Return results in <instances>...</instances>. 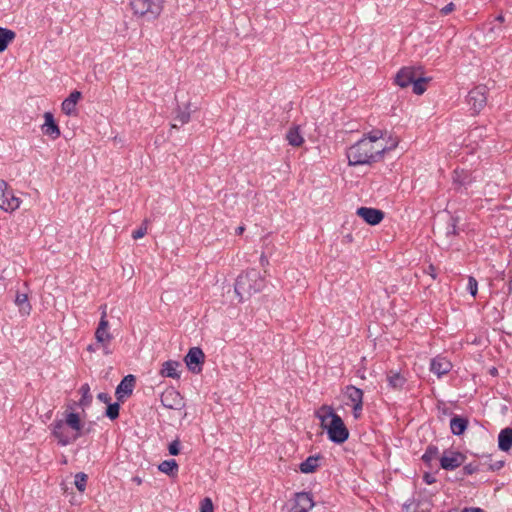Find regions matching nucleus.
<instances>
[{"label":"nucleus","instance_id":"a19ab883","mask_svg":"<svg viewBox=\"0 0 512 512\" xmlns=\"http://www.w3.org/2000/svg\"><path fill=\"white\" fill-rule=\"evenodd\" d=\"M454 10H455V5H454V3L451 2V3L447 4L446 6H444L441 9V13L444 14V15H447V14L451 13Z\"/></svg>","mask_w":512,"mask_h":512},{"label":"nucleus","instance_id":"cd10ccee","mask_svg":"<svg viewBox=\"0 0 512 512\" xmlns=\"http://www.w3.org/2000/svg\"><path fill=\"white\" fill-rule=\"evenodd\" d=\"M467 420L462 417H453L450 421V428L454 435H461L467 428Z\"/></svg>","mask_w":512,"mask_h":512},{"label":"nucleus","instance_id":"7ed1b4c3","mask_svg":"<svg viewBox=\"0 0 512 512\" xmlns=\"http://www.w3.org/2000/svg\"><path fill=\"white\" fill-rule=\"evenodd\" d=\"M265 287V280L256 269H250L238 276L235 283V293L239 301L249 298L251 295L262 291Z\"/></svg>","mask_w":512,"mask_h":512},{"label":"nucleus","instance_id":"f3484780","mask_svg":"<svg viewBox=\"0 0 512 512\" xmlns=\"http://www.w3.org/2000/svg\"><path fill=\"white\" fill-rule=\"evenodd\" d=\"M204 357V353L200 348H191L185 357L187 367L193 372L200 371V369H196V366L204 361Z\"/></svg>","mask_w":512,"mask_h":512},{"label":"nucleus","instance_id":"8fccbe9b","mask_svg":"<svg viewBox=\"0 0 512 512\" xmlns=\"http://www.w3.org/2000/svg\"><path fill=\"white\" fill-rule=\"evenodd\" d=\"M411 506H412V504H408V503L404 504V506H403L404 511L405 512H413V511H411Z\"/></svg>","mask_w":512,"mask_h":512},{"label":"nucleus","instance_id":"6e6552de","mask_svg":"<svg viewBox=\"0 0 512 512\" xmlns=\"http://www.w3.org/2000/svg\"><path fill=\"white\" fill-rule=\"evenodd\" d=\"M486 102L487 88L485 86H477L468 93L467 103L474 114L479 113L485 107Z\"/></svg>","mask_w":512,"mask_h":512},{"label":"nucleus","instance_id":"f704fd0d","mask_svg":"<svg viewBox=\"0 0 512 512\" xmlns=\"http://www.w3.org/2000/svg\"><path fill=\"white\" fill-rule=\"evenodd\" d=\"M106 415L111 419L114 420L119 416V404L113 403L109 404L106 410Z\"/></svg>","mask_w":512,"mask_h":512},{"label":"nucleus","instance_id":"0eeeda50","mask_svg":"<svg viewBox=\"0 0 512 512\" xmlns=\"http://www.w3.org/2000/svg\"><path fill=\"white\" fill-rule=\"evenodd\" d=\"M50 429L52 431V435L57 439L61 446H67L77 440L74 433L71 432V429L66 426L61 419L55 420L50 425Z\"/></svg>","mask_w":512,"mask_h":512},{"label":"nucleus","instance_id":"603ef678","mask_svg":"<svg viewBox=\"0 0 512 512\" xmlns=\"http://www.w3.org/2000/svg\"><path fill=\"white\" fill-rule=\"evenodd\" d=\"M245 228L243 226H239L237 229H236V233L238 235H241L243 232H244Z\"/></svg>","mask_w":512,"mask_h":512},{"label":"nucleus","instance_id":"b1692460","mask_svg":"<svg viewBox=\"0 0 512 512\" xmlns=\"http://www.w3.org/2000/svg\"><path fill=\"white\" fill-rule=\"evenodd\" d=\"M498 446L502 451H508L512 447V429H503L498 436Z\"/></svg>","mask_w":512,"mask_h":512},{"label":"nucleus","instance_id":"ddd939ff","mask_svg":"<svg viewBox=\"0 0 512 512\" xmlns=\"http://www.w3.org/2000/svg\"><path fill=\"white\" fill-rule=\"evenodd\" d=\"M314 507V501L311 494L299 492L295 494L293 512H309Z\"/></svg>","mask_w":512,"mask_h":512},{"label":"nucleus","instance_id":"e433bc0d","mask_svg":"<svg viewBox=\"0 0 512 512\" xmlns=\"http://www.w3.org/2000/svg\"><path fill=\"white\" fill-rule=\"evenodd\" d=\"M147 233V220H145L143 222V224L135 231H133L132 233V238L137 240V239H140L142 237H144Z\"/></svg>","mask_w":512,"mask_h":512},{"label":"nucleus","instance_id":"58836bf2","mask_svg":"<svg viewBox=\"0 0 512 512\" xmlns=\"http://www.w3.org/2000/svg\"><path fill=\"white\" fill-rule=\"evenodd\" d=\"M363 402L360 404L352 405V412L355 419H359L362 415Z\"/></svg>","mask_w":512,"mask_h":512},{"label":"nucleus","instance_id":"4468645a","mask_svg":"<svg viewBox=\"0 0 512 512\" xmlns=\"http://www.w3.org/2000/svg\"><path fill=\"white\" fill-rule=\"evenodd\" d=\"M43 117L44 123L41 127L43 134L50 137L52 140L60 137V128L56 124L53 114L51 112H45Z\"/></svg>","mask_w":512,"mask_h":512},{"label":"nucleus","instance_id":"7c9ffc66","mask_svg":"<svg viewBox=\"0 0 512 512\" xmlns=\"http://www.w3.org/2000/svg\"><path fill=\"white\" fill-rule=\"evenodd\" d=\"M79 393L81 394L79 405L84 408L88 406L92 401L90 386L87 383L83 384L79 389Z\"/></svg>","mask_w":512,"mask_h":512},{"label":"nucleus","instance_id":"bb28decb","mask_svg":"<svg viewBox=\"0 0 512 512\" xmlns=\"http://www.w3.org/2000/svg\"><path fill=\"white\" fill-rule=\"evenodd\" d=\"M387 381L392 388L399 389L403 387L406 379L399 372L391 370L387 373Z\"/></svg>","mask_w":512,"mask_h":512},{"label":"nucleus","instance_id":"864d4df0","mask_svg":"<svg viewBox=\"0 0 512 512\" xmlns=\"http://www.w3.org/2000/svg\"><path fill=\"white\" fill-rule=\"evenodd\" d=\"M261 263L264 264V263H267L268 260L266 259V257L264 255L261 256Z\"/></svg>","mask_w":512,"mask_h":512},{"label":"nucleus","instance_id":"6ab92c4d","mask_svg":"<svg viewBox=\"0 0 512 512\" xmlns=\"http://www.w3.org/2000/svg\"><path fill=\"white\" fill-rule=\"evenodd\" d=\"M135 378L133 375H127L123 378L116 388V396L120 400L125 396H129L134 387Z\"/></svg>","mask_w":512,"mask_h":512},{"label":"nucleus","instance_id":"a211bd4d","mask_svg":"<svg viewBox=\"0 0 512 512\" xmlns=\"http://www.w3.org/2000/svg\"><path fill=\"white\" fill-rule=\"evenodd\" d=\"M452 369L451 362L446 359L445 357H435L432 359L430 364V370L434 374L437 375V377H441L442 375L447 374Z\"/></svg>","mask_w":512,"mask_h":512},{"label":"nucleus","instance_id":"2eb2a0df","mask_svg":"<svg viewBox=\"0 0 512 512\" xmlns=\"http://www.w3.org/2000/svg\"><path fill=\"white\" fill-rule=\"evenodd\" d=\"M61 420L71 429L77 439L81 436L83 423L77 413L65 411L64 418Z\"/></svg>","mask_w":512,"mask_h":512},{"label":"nucleus","instance_id":"4be33fe9","mask_svg":"<svg viewBox=\"0 0 512 512\" xmlns=\"http://www.w3.org/2000/svg\"><path fill=\"white\" fill-rule=\"evenodd\" d=\"M179 366H180V364L177 361H172V360L166 361L162 364L160 374L163 377L179 378L180 377V375L178 373Z\"/></svg>","mask_w":512,"mask_h":512},{"label":"nucleus","instance_id":"c85d7f7f","mask_svg":"<svg viewBox=\"0 0 512 512\" xmlns=\"http://www.w3.org/2000/svg\"><path fill=\"white\" fill-rule=\"evenodd\" d=\"M159 471L169 476H175L178 472V464L175 460H165L158 466Z\"/></svg>","mask_w":512,"mask_h":512},{"label":"nucleus","instance_id":"2f4dec72","mask_svg":"<svg viewBox=\"0 0 512 512\" xmlns=\"http://www.w3.org/2000/svg\"><path fill=\"white\" fill-rule=\"evenodd\" d=\"M87 479V475L83 472H79L75 475L74 484L79 492L83 493L85 491Z\"/></svg>","mask_w":512,"mask_h":512},{"label":"nucleus","instance_id":"c756f323","mask_svg":"<svg viewBox=\"0 0 512 512\" xmlns=\"http://www.w3.org/2000/svg\"><path fill=\"white\" fill-rule=\"evenodd\" d=\"M429 81L428 78L422 77V73L420 72L418 74V77H416L415 81L412 83V90L415 94L421 95L426 91V84Z\"/></svg>","mask_w":512,"mask_h":512},{"label":"nucleus","instance_id":"5701e85b","mask_svg":"<svg viewBox=\"0 0 512 512\" xmlns=\"http://www.w3.org/2000/svg\"><path fill=\"white\" fill-rule=\"evenodd\" d=\"M15 304L17 305L19 313L22 316H28L31 313L32 308L26 293H17L15 298Z\"/></svg>","mask_w":512,"mask_h":512},{"label":"nucleus","instance_id":"ea45409f","mask_svg":"<svg viewBox=\"0 0 512 512\" xmlns=\"http://www.w3.org/2000/svg\"><path fill=\"white\" fill-rule=\"evenodd\" d=\"M179 446H180V443L178 440H174L172 443H170L168 449H169V453L171 455H178L179 454Z\"/></svg>","mask_w":512,"mask_h":512},{"label":"nucleus","instance_id":"de8ad7c7","mask_svg":"<svg viewBox=\"0 0 512 512\" xmlns=\"http://www.w3.org/2000/svg\"><path fill=\"white\" fill-rule=\"evenodd\" d=\"M132 481H133L136 485H141V484H142V482H143V481H142V478H141V477H139V476H134V477L132 478Z\"/></svg>","mask_w":512,"mask_h":512},{"label":"nucleus","instance_id":"3c124183","mask_svg":"<svg viewBox=\"0 0 512 512\" xmlns=\"http://www.w3.org/2000/svg\"><path fill=\"white\" fill-rule=\"evenodd\" d=\"M495 21H497L501 24L504 21V16L502 14L498 15L496 17Z\"/></svg>","mask_w":512,"mask_h":512},{"label":"nucleus","instance_id":"a18cd8bd","mask_svg":"<svg viewBox=\"0 0 512 512\" xmlns=\"http://www.w3.org/2000/svg\"><path fill=\"white\" fill-rule=\"evenodd\" d=\"M464 471L466 474H472L476 471V468L472 464H468L464 466Z\"/></svg>","mask_w":512,"mask_h":512},{"label":"nucleus","instance_id":"72a5a7b5","mask_svg":"<svg viewBox=\"0 0 512 512\" xmlns=\"http://www.w3.org/2000/svg\"><path fill=\"white\" fill-rule=\"evenodd\" d=\"M438 454V449L435 446H429L426 452L423 454L422 459L426 463H430Z\"/></svg>","mask_w":512,"mask_h":512},{"label":"nucleus","instance_id":"49530a36","mask_svg":"<svg viewBox=\"0 0 512 512\" xmlns=\"http://www.w3.org/2000/svg\"><path fill=\"white\" fill-rule=\"evenodd\" d=\"M462 512H484V510L480 508H465Z\"/></svg>","mask_w":512,"mask_h":512},{"label":"nucleus","instance_id":"c9c22d12","mask_svg":"<svg viewBox=\"0 0 512 512\" xmlns=\"http://www.w3.org/2000/svg\"><path fill=\"white\" fill-rule=\"evenodd\" d=\"M213 511H214V506H213L212 500L208 497L204 498L200 502V512H213Z\"/></svg>","mask_w":512,"mask_h":512},{"label":"nucleus","instance_id":"a878e982","mask_svg":"<svg viewBox=\"0 0 512 512\" xmlns=\"http://www.w3.org/2000/svg\"><path fill=\"white\" fill-rule=\"evenodd\" d=\"M15 36L14 31L0 27V52L7 49L9 43L14 40Z\"/></svg>","mask_w":512,"mask_h":512},{"label":"nucleus","instance_id":"f8f14e48","mask_svg":"<svg viewBox=\"0 0 512 512\" xmlns=\"http://www.w3.org/2000/svg\"><path fill=\"white\" fill-rule=\"evenodd\" d=\"M356 214L370 225H377L384 218V213L375 208L360 207L357 209Z\"/></svg>","mask_w":512,"mask_h":512},{"label":"nucleus","instance_id":"79ce46f5","mask_svg":"<svg viewBox=\"0 0 512 512\" xmlns=\"http://www.w3.org/2000/svg\"><path fill=\"white\" fill-rule=\"evenodd\" d=\"M100 311H101L100 321L109 322L107 319V305H102L100 307Z\"/></svg>","mask_w":512,"mask_h":512},{"label":"nucleus","instance_id":"dca6fc26","mask_svg":"<svg viewBox=\"0 0 512 512\" xmlns=\"http://www.w3.org/2000/svg\"><path fill=\"white\" fill-rule=\"evenodd\" d=\"M82 95L79 91H73L70 95L62 102L61 110L68 116L77 115V104L81 99Z\"/></svg>","mask_w":512,"mask_h":512},{"label":"nucleus","instance_id":"20e7f679","mask_svg":"<svg viewBox=\"0 0 512 512\" xmlns=\"http://www.w3.org/2000/svg\"><path fill=\"white\" fill-rule=\"evenodd\" d=\"M94 338L95 343L88 345L87 351L95 353L100 350L104 355H110L113 353L111 343L114 340V336L110 331L109 322L99 321L94 333Z\"/></svg>","mask_w":512,"mask_h":512},{"label":"nucleus","instance_id":"1a4fd4ad","mask_svg":"<svg viewBox=\"0 0 512 512\" xmlns=\"http://www.w3.org/2000/svg\"><path fill=\"white\" fill-rule=\"evenodd\" d=\"M161 403L164 407L180 410L185 406L182 395L174 388H167L161 395Z\"/></svg>","mask_w":512,"mask_h":512},{"label":"nucleus","instance_id":"39448f33","mask_svg":"<svg viewBox=\"0 0 512 512\" xmlns=\"http://www.w3.org/2000/svg\"><path fill=\"white\" fill-rule=\"evenodd\" d=\"M164 0H129V6L137 17L156 19L162 9Z\"/></svg>","mask_w":512,"mask_h":512},{"label":"nucleus","instance_id":"09e8293b","mask_svg":"<svg viewBox=\"0 0 512 512\" xmlns=\"http://www.w3.org/2000/svg\"><path fill=\"white\" fill-rule=\"evenodd\" d=\"M428 273L431 275L432 278H435L436 277V274H435V268L431 265L429 266L428 268Z\"/></svg>","mask_w":512,"mask_h":512},{"label":"nucleus","instance_id":"412c9836","mask_svg":"<svg viewBox=\"0 0 512 512\" xmlns=\"http://www.w3.org/2000/svg\"><path fill=\"white\" fill-rule=\"evenodd\" d=\"M286 140L293 147H300L304 143V137L300 132V126H292L286 133Z\"/></svg>","mask_w":512,"mask_h":512},{"label":"nucleus","instance_id":"423d86ee","mask_svg":"<svg viewBox=\"0 0 512 512\" xmlns=\"http://www.w3.org/2000/svg\"><path fill=\"white\" fill-rule=\"evenodd\" d=\"M20 205V198L15 195L14 191L5 181L0 180V208L5 212L12 213L17 210Z\"/></svg>","mask_w":512,"mask_h":512},{"label":"nucleus","instance_id":"f257e3e1","mask_svg":"<svg viewBox=\"0 0 512 512\" xmlns=\"http://www.w3.org/2000/svg\"><path fill=\"white\" fill-rule=\"evenodd\" d=\"M397 144L395 140L389 144L381 131H372L348 148V164L358 166L378 162L386 151L394 149Z\"/></svg>","mask_w":512,"mask_h":512},{"label":"nucleus","instance_id":"4c0bfd02","mask_svg":"<svg viewBox=\"0 0 512 512\" xmlns=\"http://www.w3.org/2000/svg\"><path fill=\"white\" fill-rule=\"evenodd\" d=\"M477 288H478V284H477L476 279L474 277L470 276L468 278L467 289L473 297H475L477 294Z\"/></svg>","mask_w":512,"mask_h":512},{"label":"nucleus","instance_id":"37998d69","mask_svg":"<svg viewBox=\"0 0 512 512\" xmlns=\"http://www.w3.org/2000/svg\"><path fill=\"white\" fill-rule=\"evenodd\" d=\"M97 398L101 401V402H104V403H109L110 401V396L107 394V393H99L97 395Z\"/></svg>","mask_w":512,"mask_h":512},{"label":"nucleus","instance_id":"aec40b11","mask_svg":"<svg viewBox=\"0 0 512 512\" xmlns=\"http://www.w3.org/2000/svg\"><path fill=\"white\" fill-rule=\"evenodd\" d=\"M344 395L348 399L347 405H355L363 402V391L353 385L345 388Z\"/></svg>","mask_w":512,"mask_h":512},{"label":"nucleus","instance_id":"473e14b6","mask_svg":"<svg viewBox=\"0 0 512 512\" xmlns=\"http://www.w3.org/2000/svg\"><path fill=\"white\" fill-rule=\"evenodd\" d=\"M191 118V110L190 104H187L184 110H179L176 115V120L180 122V124L184 125L190 121Z\"/></svg>","mask_w":512,"mask_h":512},{"label":"nucleus","instance_id":"393cba45","mask_svg":"<svg viewBox=\"0 0 512 512\" xmlns=\"http://www.w3.org/2000/svg\"><path fill=\"white\" fill-rule=\"evenodd\" d=\"M319 467V457L317 456H309L305 461H303L299 469L302 473L308 474L313 473Z\"/></svg>","mask_w":512,"mask_h":512},{"label":"nucleus","instance_id":"9b49d317","mask_svg":"<svg viewBox=\"0 0 512 512\" xmlns=\"http://www.w3.org/2000/svg\"><path fill=\"white\" fill-rule=\"evenodd\" d=\"M465 461V456L460 452L448 451L440 459L441 467L445 470H454Z\"/></svg>","mask_w":512,"mask_h":512},{"label":"nucleus","instance_id":"c03bdc74","mask_svg":"<svg viewBox=\"0 0 512 512\" xmlns=\"http://www.w3.org/2000/svg\"><path fill=\"white\" fill-rule=\"evenodd\" d=\"M424 481L427 483V484H432L435 482V477L429 473H426L424 475Z\"/></svg>","mask_w":512,"mask_h":512},{"label":"nucleus","instance_id":"9d476101","mask_svg":"<svg viewBox=\"0 0 512 512\" xmlns=\"http://www.w3.org/2000/svg\"><path fill=\"white\" fill-rule=\"evenodd\" d=\"M419 73L420 69L404 67L396 74L395 83L401 88H406L409 85H412Z\"/></svg>","mask_w":512,"mask_h":512},{"label":"nucleus","instance_id":"f03ea898","mask_svg":"<svg viewBox=\"0 0 512 512\" xmlns=\"http://www.w3.org/2000/svg\"><path fill=\"white\" fill-rule=\"evenodd\" d=\"M315 416L319 419L321 428L326 431L329 440L333 443L342 444L349 438V430L332 406L322 405L315 412Z\"/></svg>","mask_w":512,"mask_h":512}]
</instances>
